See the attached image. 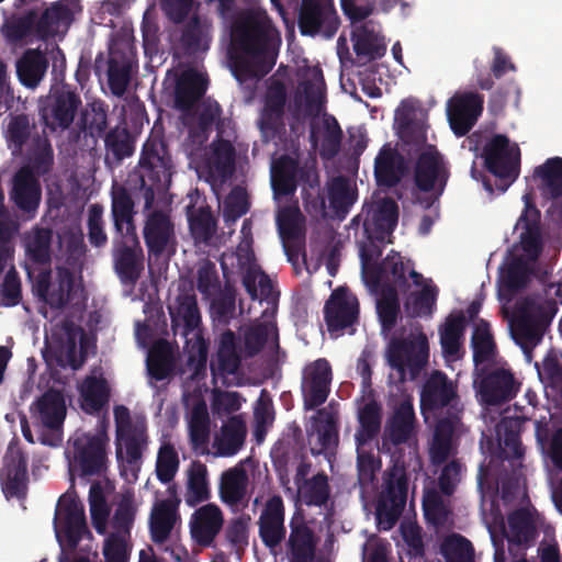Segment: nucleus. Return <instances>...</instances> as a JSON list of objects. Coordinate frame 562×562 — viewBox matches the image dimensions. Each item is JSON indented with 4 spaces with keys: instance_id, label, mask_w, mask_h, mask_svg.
Returning a JSON list of instances; mask_svg holds the SVG:
<instances>
[{
    "instance_id": "obj_1",
    "label": "nucleus",
    "mask_w": 562,
    "mask_h": 562,
    "mask_svg": "<svg viewBox=\"0 0 562 562\" xmlns=\"http://www.w3.org/2000/svg\"><path fill=\"white\" fill-rule=\"evenodd\" d=\"M522 200L525 207L514 228L519 243L513 246L505 265L499 268L498 297L509 335L520 348L525 361L530 363L533 350L542 342L558 307L548 293L527 295L518 299L513 307L508 305L513 293L529 281L543 246L540 212L531 203L529 194H524Z\"/></svg>"
},
{
    "instance_id": "obj_2",
    "label": "nucleus",
    "mask_w": 562,
    "mask_h": 562,
    "mask_svg": "<svg viewBox=\"0 0 562 562\" xmlns=\"http://www.w3.org/2000/svg\"><path fill=\"white\" fill-rule=\"evenodd\" d=\"M206 88L207 81L203 74L193 69L184 70L176 81L173 104L181 112L183 125L188 127L183 149L190 159L189 165L217 194L218 189L235 171L236 151L229 139L222 138L220 124L218 137L203 147L213 123L221 116V108L216 101L206 100L196 108Z\"/></svg>"
},
{
    "instance_id": "obj_3",
    "label": "nucleus",
    "mask_w": 562,
    "mask_h": 562,
    "mask_svg": "<svg viewBox=\"0 0 562 562\" xmlns=\"http://www.w3.org/2000/svg\"><path fill=\"white\" fill-rule=\"evenodd\" d=\"M171 159L164 142L150 137L143 146L134 178L138 182V198L144 201L142 214L143 237L149 256L159 257L176 250V224L171 216V201L167 191L171 182Z\"/></svg>"
},
{
    "instance_id": "obj_4",
    "label": "nucleus",
    "mask_w": 562,
    "mask_h": 562,
    "mask_svg": "<svg viewBox=\"0 0 562 562\" xmlns=\"http://www.w3.org/2000/svg\"><path fill=\"white\" fill-rule=\"evenodd\" d=\"M136 510L137 505L133 494H123L113 517V531L104 541L105 562H127V540ZM53 524L55 537L60 547L58 562H70L67 549H75L85 536L90 535L83 505L75 494L66 493L59 497ZM76 562L90 561L88 558H79Z\"/></svg>"
},
{
    "instance_id": "obj_5",
    "label": "nucleus",
    "mask_w": 562,
    "mask_h": 562,
    "mask_svg": "<svg viewBox=\"0 0 562 562\" xmlns=\"http://www.w3.org/2000/svg\"><path fill=\"white\" fill-rule=\"evenodd\" d=\"M231 29V69L240 82L259 79L274 66L280 36L267 12L259 8L238 12Z\"/></svg>"
},
{
    "instance_id": "obj_6",
    "label": "nucleus",
    "mask_w": 562,
    "mask_h": 562,
    "mask_svg": "<svg viewBox=\"0 0 562 562\" xmlns=\"http://www.w3.org/2000/svg\"><path fill=\"white\" fill-rule=\"evenodd\" d=\"M427 112L415 99L401 102L394 121L402 149L416 158L414 181L417 189L439 199L448 181V162L437 147L428 143Z\"/></svg>"
},
{
    "instance_id": "obj_7",
    "label": "nucleus",
    "mask_w": 562,
    "mask_h": 562,
    "mask_svg": "<svg viewBox=\"0 0 562 562\" xmlns=\"http://www.w3.org/2000/svg\"><path fill=\"white\" fill-rule=\"evenodd\" d=\"M375 250L362 249L361 277L364 285L375 296V305L383 330L394 326L400 313L398 292H406L404 257L391 250L381 262H372Z\"/></svg>"
},
{
    "instance_id": "obj_8",
    "label": "nucleus",
    "mask_w": 562,
    "mask_h": 562,
    "mask_svg": "<svg viewBox=\"0 0 562 562\" xmlns=\"http://www.w3.org/2000/svg\"><path fill=\"white\" fill-rule=\"evenodd\" d=\"M477 487L481 494L482 520L494 547V562H505L504 539L506 538L509 543H528L535 535L532 516L527 509L516 510L508 516V529H506L504 516L495 504L496 496L484 488L482 467L477 475Z\"/></svg>"
},
{
    "instance_id": "obj_9",
    "label": "nucleus",
    "mask_w": 562,
    "mask_h": 562,
    "mask_svg": "<svg viewBox=\"0 0 562 562\" xmlns=\"http://www.w3.org/2000/svg\"><path fill=\"white\" fill-rule=\"evenodd\" d=\"M251 228V220L245 218L240 229V241L236 250L224 252L220 262L227 282L235 276H240L243 285L251 300L261 301L270 297L272 284L270 278L256 261L252 250Z\"/></svg>"
},
{
    "instance_id": "obj_10",
    "label": "nucleus",
    "mask_w": 562,
    "mask_h": 562,
    "mask_svg": "<svg viewBox=\"0 0 562 562\" xmlns=\"http://www.w3.org/2000/svg\"><path fill=\"white\" fill-rule=\"evenodd\" d=\"M359 429L355 435L357 446V470L360 496L363 502L376 490L375 475L381 468L380 459L373 453L376 435L381 428V412L375 403H368L358 414Z\"/></svg>"
},
{
    "instance_id": "obj_11",
    "label": "nucleus",
    "mask_w": 562,
    "mask_h": 562,
    "mask_svg": "<svg viewBox=\"0 0 562 562\" xmlns=\"http://www.w3.org/2000/svg\"><path fill=\"white\" fill-rule=\"evenodd\" d=\"M469 148L481 150L487 170L497 179L496 187L504 193L518 178L520 170V149L518 145L502 134L483 135L474 133L468 138Z\"/></svg>"
},
{
    "instance_id": "obj_12",
    "label": "nucleus",
    "mask_w": 562,
    "mask_h": 562,
    "mask_svg": "<svg viewBox=\"0 0 562 562\" xmlns=\"http://www.w3.org/2000/svg\"><path fill=\"white\" fill-rule=\"evenodd\" d=\"M385 357L393 382L415 380L429 359L428 338L416 328L403 339H393L389 344Z\"/></svg>"
},
{
    "instance_id": "obj_13",
    "label": "nucleus",
    "mask_w": 562,
    "mask_h": 562,
    "mask_svg": "<svg viewBox=\"0 0 562 562\" xmlns=\"http://www.w3.org/2000/svg\"><path fill=\"white\" fill-rule=\"evenodd\" d=\"M106 435L77 430L68 439L65 456L69 472L80 475H99L108 468Z\"/></svg>"
},
{
    "instance_id": "obj_14",
    "label": "nucleus",
    "mask_w": 562,
    "mask_h": 562,
    "mask_svg": "<svg viewBox=\"0 0 562 562\" xmlns=\"http://www.w3.org/2000/svg\"><path fill=\"white\" fill-rule=\"evenodd\" d=\"M32 125L26 115H11L4 128V138L13 156L25 157L38 170L45 171L53 159V149L46 137L31 139Z\"/></svg>"
},
{
    "instance_id": "obj_15",
    "label": "nucleus",
    "mask_w": 562,
    "mask_h": 562,
    "mask_svg": "<svg viewBox=\"0 0 562 562\" xmlns=\"http://www.w3.org/2000/svg\"><path fill=\"white\" fill-rule=\"evenodd\" d=\"M398 209L396 202L391 198L376 200L364 221L363 229L366 239L359 243V256L362 262V249L375 250L372 262H380L382 255L381 245L391 243V236L397 225Z\"/></svg>"
},
{
    "instance_id": "obj_16",
    "label": "nucleus",
    "mask_w": 562,
    "mask_h": 562,
    "mask_svg": "<svg viewBox=\"0 0 562 562\" xmlns=\"http://www.w3.org/2000/svg\"><path fill=\"white\" fill-rule=\"evenodd\" d=\"M66 414V401L58 391H47L32 404L31 417L38 428V440L42 445L56 447L61 442Z\"/></svg>"
},
{
    "instance_id": "obj_17",
    "label": "nucleus",
    "mask_w": 562,
    "mask_h": 562,
    "mask_svg": "<svg viewBox=\"0 0 562 562\" xmlns=\"http://www.w3.org/2000/svg\"><path fill=\"white\" fill-rule=\"evenodd\" d=\"M33 289L38 297L56 308L79 305L85 299L81 280L65 268H57L55 273L40 272Z\"/></svg>"
},
{
    "instance_id": "obj_18",
    "label": "nucleus",
    "mask_w": 562,
    "mask_h": 562,
    "mask_svg": "<svg viewBox=\"0 0 562 562\" xmlns=\"http://www.w3.org/2000/svg\"><path fill=\"white\" fill-rule=\"evenodd\" d=\"M406 499V471L403 464L396 462L384 474L383 490L375 507V518L380 529L390 530L395 525Z\"/></svg>"
},
{
    "instance_id": "obj_19",
    "label": "nucleus",
    "mask_w": 562,
    "mask_h": 562,
    "mask_svg": "<svg viewBox=\"0 0 562 562\" xmlns=\"http://www.w3.org/2000/svg\"><path fill=\"white\" fill-rule=\"evenodd\" d=\"M422 414L426 423L438 409H447V417L461 419L463 406L460 402L457 384L438 370H434L425 380L420 391Z\"/></svg>"
},
{
    "instance_id": "obj_20",
    "label": "nucleus",
    "mask_w": 562,
    "mask_h": 562,
    "mask_svg": "<svg viewBox=\"0 0 562 562\" xmlns=\"http://www.w3.org/2000/svg\"><path fill=\"white\" fill-rule=\"evenodd\" d=\"M344 14L350 21V40L359 64H367L385 55L386 41L379 21L369 18H355L345 8Z\"/></svg>"
},
{
    "instance_id": "obj_21",
    "label": "nucleus",
    "mask_w": 562,
    "mask_h": 562,
    "mask_svg": "<svg viewBox=\"0 0 562 562\" xmlns=\"http://www.w3.org/2000/svg\"><path fill=\"white\" fill-rule=\"evenodd\" d=\"M49 61L53 71L65 67V55L56 45H47L45 52L40 48L26 49L16 60V75L21 85L29 89H35L45 78Z\"/></svg>"
},
{
    "instance_id": "obj_22",
    "label": "nucleus",
    "mask_w": 562,
    "mask_h": 562,
    "mask_svg": "<svg viewBox=\"0 0 562 562\" xmlns=\"http://www.w3.org/2000/svg\"><path fill=\"white\" fill-rule=\"evenodd\" d=\"M484 371L474 370V386L480 402L493 406L509 402L517 393L518 386L509 370L496 368Z\"/></svg>"
},
{
    "instance_id": "obj_23",
    "label": "nucleus",
    "mask_w": 562,
    "mask_h": 562,
    "mask_svg": "<svg viewBox=\"0 0 562 562\" xmlns=\"http://www.w3.org/2000/svg\"><path fill=\"white\" fill-rule=\"evenodd\" d=\"M116 459L121 474L127 480H136L143 452L148 446L146 426L142 422L135 427L116 435Z\"/></svg>"
},
{
    "instance_id": "obj_24",
    "label": "nucleus",
    "mask_w": 562,
    "mask_h": 562,
    "mask_svg": "<svg viewBox=\"0 0 562 562\" xmlns=\"http://www.w3.org/2000/svg\"><path fill=\"white\" fill-rule=\"evenodd\" d=\"M299 25L303 35L333 37L339 19L331 0H302Z\"/></svg>"
},
{
    "instance_id": "obj_25",
    "label": "nucleus",
    "mask_w": 562,
    "mask_h": 562,
    "mask_svg": "<svg viewBox=\"0 0 562 562\" xmlns=\"http://www.w3.org/2000/svg\"><path fill=\"white\" fill-rule=\"evenodd\" d=\"M250 462V458H246L221 474L218 496L233 512L244 509L248 505L250 481L246 467Z\"/></svg>"
},
{
    "instance_id": "obj_26",
    "label": "nucleus",
    "mask_w": 562,
    "mask_h": 562,
    "mask_svg": "<svg viewBox=\"0 0 562 562\" xmlns=\"http://www.w3.org/2000/svg\"><path fill=\"white\" fill-rule=\"evenodd\" d=\"M9 198L26 218L35 217L42 200V187L38 177L29 167H22L14 173Z\"/></svg>"
},
{
    "instance_id": "obj_27",
    "label": "nucleus",
    "mask_w": 562,
    "mask_h": 562,
    "mask_svg": "<svg viewBox=\"0 0 562 562\" xmlns=\"http://www.w3.org/2000/svg\"><path fill=\"white\" fill-rule=\"evenodd\" d=\"M295 104L300 112L314 116L325 111L326 87L322 69L307 67L301 74V82L295 93Z\"/></svg>"
},
{
    "instance_id": "obj_28",
    "label": "nucleus",
    "mask_w": 562,
    "mask_h": 562,
    "mask_svg": "<svg viewBox=\"0 0 562 562\" xmlns=\"http://www.w3.org/2000/svg\"><path fill=\"white\" fill-rule=\"evenodd\" d=\"M331 383V368L326 359L307 364L302 374V394L305 409H314L328 397Z\"/></svg>"
},
{
    "instance_id": "obj_29",
    "label": "nucleus",
    "mask_w": 562,
    "mask_h": 562,
    "mask_svg": "<svg viewBox=\"0 0 562 562\" xmlns=\"http://www.w3.org/2000/svg\"><path fill=\"white\" fill-rule=\"evenodd\" d=\"M81 0H58L47 8L36 24V34L41 40L64 36L74 18L81 11Z\"/></svg>"
},
{
    "instance_id": "obj_30",
    "label": "nucleus",
    "mask_w": 562,
    "mask_h": 562,
    "mask_svg": "<svg viewBox=\"0 0 562 562\" xmlns=\"http://www.w3.org/2000/svg\"><path fill=\"white\" fill-rule=\"evenodd\" d=\"M240 350L235 334L227 329L221 334L217 345L216 362L212 363L213 379L224 385H237L239 382Z\"/></svg>"
},
{
    "instance_id": "obj_31",
    "label": "nucleus",
    "mask_w": 562,
    "mask_h": 562,
    "mask_svg": "<svg viewBox=\"0 0 562 562\" xmlns=\"http://www.w3.org/2000/svg\"><path fill=\"white\" fill-rule=\"evenodd\" d=\"M246 437L247 423L245 416H232L213 434L207 454L213 458H232L243 449Z\"/></svg>"
},
{
    "instance_id": "obj_32",
    "label": "nucleus",
    "mask_w": 562,
    "mask_h": 562,
    "mask_svg": "<svg viewBox=\"0 0 562 562\" xmlns=\"http://www.w3.org/2000/svg\"><path fill=\"white\" fill-rule=\"evenodd\" d=\"M483 99L473 92L459 93L448 100L446 106L449 125L457 136L465 135L482 112Z\"/></svg>"
},
{
    "instance_id": "obj_33",
    "label": "nucleus",
    "mask_w": 562,
    "mask_h": 562,
    "mask_svg": "<svg viewBox=\"0 0 562 562\" xmlns=\"http://www.w3.org/2000/svg\"><path fill=\"white\" fill-rule=\"evenodd\" d=\"M224 526V515L218 505L207 503L198 507L190 516L191 539L201 547H211Z\"/></svg>"
},
{
    "instance_id": "obj_34",
    "label": "nucleus",
    "mask_w": 562,
    "mask_h": 562,
    "mask_svg": "<svg viewBox=\"0 0 562 562\" xmlns=\"http://www.w3.org/2000/svg\"><path fill=\"white\" fill-rule=\"evenodd\" d=\"M307 438L312 454H325L328 457L333 452L338 445V432L336 413L331 407L317 411L311 418Z\"/></svg>"
},
{
    "instance_id": "obj_35",
    "label": "nucleus",
    "mask_w": 562,
    "mask_h": 562,
    "mask_svg": "<svg viewBox=\"0 0 562 562\" xmlns=\"http://www.w3.org/2000/svg\"><path fill=\"white\" fill-rule=\"evenodd\" d=\"M178 503L173 499H157L150 510L148 527L150 539L156 546H162L177 533L180 525Z\"/></svg>"
},
{
    "instance_id": "obj_36",
    "label": "nucleus",
    "mask_w": 562,
    "mask_h": 562,
    "mask_svg": "<svg viewBox=\"0 0 562 562\" xmlns=\"http://www.w3.org/2000/svg\"><path fill=\"white\" fill-rule=\"evenodd\" d=\"M414 407L411 400H403L389 418L382 434L379 450L391 452L392 448L408 442L414 431Z\"/></svg>"
},
{
    "instance_id": "obj_37",
    "label": "nucleus",
    "mask_w": 562,
    "mask_h": 562,
    "mask_svg": "<svg viewBox=\"0 0 562 562\" xmlns=\"http://www.w3.org/2000/svg\"><path fill=\"white\" fill-rule=\"evenodd\" d=\"M325 319L328 330L338 335L342 329L351 326L358 318V300L344 288L335 290L325 304Z\"/></svg>"
},
{
    "instance_id": "obj_38",
    "label": "nucleus",
    "mask_w": 562,
    "mask_h": 562,
    "mask_svg": "<svg viewBox=\"0 0 562 562\" xmlns=\"http://www.w3.org/2000/svg\"><path fill=\"white\" fill-rule=\"evenodd\" d=\"M318 538L296 513L290 520V535L286 541L288 562H313L316 554Z\"/></svg>"
},
{
    "instance_id": "obj_39",
    "label": "nucleus",
    "mask_w": 562,
    "mask_h": 562,
    "mask_svg": "<svg viewBox=\"0 0 562 562\" xmlns=\"http://www.w3.org/2000/svg\"><path fill=\"white\" fill-rule=\"evenodd\" d=\"M0 484L7 499L23 498L26 491V461L20 449L10 445L0 470Z\"/></svg>"
},
{
    "instance_id": "obj_40",
    "label": "nucleus",
    "mask_w": 562,
    "mask_h": 562,
    "mask_svg": "<svg viewBox=\"0 0 562 562\" xmlns=\"http://www.w3.org/2000/svg\"><path fill=\"white\" fill-rule=\"evenodd\" d=\"M286 101V90L283 83L271 81L268 86L263 109L258 126L265 142L272 139L283 125L282 117Z\"/></svg>"
},
{
    "instance_id": "obj_41",
    "label": "nucleus",
    "mask_w": 562,
    "mask_h": 562,
    "mask_svg": "<svg viewBox=\"0 0 562 562\" xmlns=\"http://www.w3.org/2000/svg\"><path fill=\"white\" fill-rule=\"evenodd\" d=\"M405 278L412 280L416 291L412 292L406 305L414 316H430L436 307L438 289L431 279L418 273L409 259L404 258Z\"/></svg>"
},
{
    "instance_id": "obj_42",
    "label": "nucleus",
    "mask_w": 562,
    "mask_h": 562,
    "mask_svg": "<svg viewBox=\"0 0 562 562\" xmlns=\"http://www.w3.org/2000/svg\"><path fill=\"white\" fill-rule=\"evenodd\" d=\"M461 428L458 416L439 418L429 443V459L432 467H440L457 454L453 435Z\"/></svg>"
},
{
    "instance_id": "obj_43",
    "label": "nucleus",
    "mask_w": 562,
    "mask_h": 562,
    "mask_svg": "<svg viewBox=\"0 0 562 562\" xmlns=\"http://www.w3.org/2000/svg\"><path fill=\"white\" fill-rule=\"evenodd\" d=\"M150 327L146 324L136 323L135 338L137 345L146 349V369L151 379L161 381L166 379L171 369L170 356L165 342H157L151 348L150 344Z\"/></svg>"
},
{
    "instance_id": "obj_44",
    "label": "nucleus",
    "mask_w": 562,
    "mask_h": 562,
    "mask_svg": "<svg viewBox=\"0 0 562 562\" xmlns=\"http://www.w3.org/2000/svg\"><path fill=\"white\" fill-rule=\"evenodd\" d=\"M259 536L270 549L278 547L285 538L284 505L280 496L270 497L258 519Z\"/></svg>"
},
{
    "instance_id": "obj_45",
    "label": "nucleus",
    "mask_w": 562,
    "mask_h": 562,
    "mask_svg": "<svg viewBox=\"0 0 562 562\" xmlns=\"http://www.w3.org/2000/svg\"><path fill=\"white\" fill-rule=\"evenodd\" d=\"M80 103L79 97L71 91L56 92L50 104L42 110L45 126L53 132L68 128Z\"/></svg>"
},
{
    "instance_id": "obj_46",
    "label": "nucleus",
    "mask_w": 562,
    "mask_h": 562,
    "mask_svg": "<svg viewBox=\"0 0 562 562\" xmlns=\"http://www.w3.org/2000/svg\"><path fill=\"white\" fill-rule=\"evenodd\" d=\"M111 213L115 231L121 237L135 241L134 201L124 186L116 180L111 187Z\"/></svg>"
},
{
    "instance_id": "obj_47",
    "label": "nucleus",
    "mask_w": 562,
    "mask_h": 562,
    "mask_svg": "<svg viewBox=\"0 0 562 562\" xmlns=\"http://www.w3.org/2000/svg\"><path fill=\"white\" fill-rule=\"evenodd\" d=\"M122 238L123 240L117 243L114 249L115 269L122 283L133 286L143 270L142 250L136 237L134 243L131 238Z\"/></svg>"
},
{
    "instance_id": "obj_48",
    "label": "nucleus",
    "mask_w": 562,
    "mask_h": 562,
    "mask_svg": "<svg viewBox=\"0 0 562 562\" xmlns=\"http://www.w3.org/2000/svg\"><path fill=\"white\" fill-rule=\"evenodd\" d=\"M341 139L342 131L331 115L324 114L319 123L312 125L311 142L323 159H331L339 153Z\"/></svg>"
},
{
    "instance_id": "obj_49",
    "label": "nucleus",
    "mask_w": 562,
    "mask_h": 562,
    "mask_svg": "<svg viewBox=\"0 0 562 562\" xmlns=\"http://www.w3.org/2000/svg\"><path fill=\"white\" fill-rule=\"evenodd\" d=\"M79 403L87 414H98L110 400V386L101 373L94 371L79 385Z\"/></svg>"
},
{
    "instance_id": "obj_50",
    "label": "nucleus",
    "mask_w": 562,
    "mask_h": 562,
    "mask_svg": "<svg viewBox=\"0 0 562 562\" xmlns=\"http://www.w3.org/2000/svg\"><path fill=\"white\" fill-rule=\"evenodd\" d=\"M184 502L189 507L207 502L211 498V485L207 467L201 461H192L184 471Z\"/></svg>"
},
{
    "instance_id": "obj_51",
    "label": "nucleus",
    "mask_w": 562,
    "mask_h": 562,
    "mask_svg": "<svg viewBox=\"0 0 562 562\" xmlns=\"http://www.w3.org/2000/svg\"><path fill=\"white\" fill-rule=\"evenodd\" d=\"M465 318L462 314L450 315L439 328L442 356L448 364L460 360L463 356Z\"/></svg>"
},
{
    "instance_id": "obj_52",
    "label": "nucleus",
    "mask_w": 562,
    "mask_h": 562,
    "mask_svg": "<svg viewBox=\"0 0 562 562\" xmlns=\"http://www.w3.org/2000/svg\"><path fill=\"white\" fill-rule=\"evenodd\" d=\"M406 169L404 158L389 144L384 145L375 157L374 176L380 186H395Z\"/></svg>"
},
{
    "instance_id": "obj_53",
    "label": "nucleus",
    "mask_w": 562,
    "mask_h": 562,
    "mask_svg": "<svg viewBox=\"0 0 562 562\" xmlns=\"http://www.w3.org/2000/svg\"><path fill=\"white\" fill-rule=\"evenodd\" d=\"M245 351L248 356L258 353L262 348L276 350L279 347L278 329L272 316L265 312L262 321L250 326L244 334Z\"/></svg>"
},
{
    "instance_id": "obj_54",
    "label": "nucleus",
    "mask_w": 562,
    "mask_h": 562,
    "mask_svg": "<svg viewBox=\"0 0 562 562\" xmlns=\"http://www.w3.org/2000/svg\"><path fill=\"white\" fill-rule=\"evenodd\" d=\"M133 72V60L130 56L111 49L106 61V79L111 93L117 98L125 94Z\"/></svg>"
},
{
    "instance_id": "obj_55",
    "label": "nucleus",
    "mask_w": 562,
    "mask_h": 562,
    "mask_svg": "<svg viewBox=\"0 0 562 562\" xmlns=\"http://www.w3.org/2000/svg\"><path fill=\"white\" fill-rule=\"evenodd\" d=\"M296 162L289 156H281L271 162V187L277 201L281 196H289L294 193L296 189Z\"/></svg>"
},
{
    "instance_id": "obj_56",
    "label": "nucleus",
    "mask_w": 562,
    "mask_h": 562,
    "mask_svg": "<svg viewBox=\"0 0 562 562\" xmlns=\"http://www.w3.org/2000/svg\"><path fill=\"white\" fill-rule=\"evenodd\" d=\"M537 187L544 199L562 198V158H549L538 166L532 175Z\"/></svg>"
},
{
    "instance_id": "obj_57",
    "label": "nucleus",
    "mask_w": 562,
    "mask_h": 562,
    "mask_svg": "<svg viewBox=\"0 0 562 562\" xmlns=\"http://www.w3.org/2000/svg\"><path fill=\"white\" fill-rule=\"evenodd\" d=\"M471 345L475 371H484L495 357V345L488 323L482 319L475 323Z\"/></svg>"
},
{
    "instance_id": "obj_58",
    "label": "nucleus",
    "mask_w": 562,
    "mask_h": 562,
    "mask_svg": "<svg viewBox=\"0 0 562 562\" xmlns=\"http://www.w3.org/2000/svg\"><path fill=\"white\" fill-rule=\"evenodd\" d=\"M187 217L190 233L196 245H210L215 233V221L207 205H188Z\"/></svg>"
},
{
    "instance_id": "obj_59",
    "label": "nucleus",
    "mask_w": 562,
    "mask_h": 562,
    "mask_svg": "<svg viewBox=\"0 0 562 562\" xmlns=\"http://www.w3.org/2000/svg\"><path fill=\"white\" fill-rule=\"evenodd\" d=\"M168 310L175 327L183 325L186 330H193L201 322L196 299L193 293H180L168 305Z\"/></svg>"
},
{
    "instance_id": "obj_60",
    "label": "nucleus",
    "mask_w": 562,
    "mask_h": 562,
    "mask_svg": "<svg viewBox=\"0 0 562 562\" xmlns=\"http://www.w3.org/2000/svg\"><path fill=\"white\" fill-rule=\"evenodd\" d=\"M212 40V24L206 16L194 15L182 34V43L192 53L205 52Z\"/></svg>"
},
{
    "instance_id": "obj_61",
    "label": "nucleus",
    "mask_w": 562,
    "mask_h": 562,
    "mask_svg": "<svg viewBox=\"0 0 562 562\" xmlns=\"http://www.w3.org/2000/svg\"><path fill=\"white\" fill-rule=\"evenodd\" d=\"M499 447L506 459L519 460L524 456V448L519 439V422L513 418H503L495 427Z\"/></svg>"
},
{
    "instance_id": "obj_62",
    "label": "nucleus",
    "mask_w": 562,
    "mask_h": 562,
    "mask_svg": "<svg viewBox=\"0 0 562 562\" xmlns=\"http://www.w3.org/2000/svg\"><path fill=\"white\" fill-rule=\"evenodd\" d=\"M52 239V229L37 226L32 228L24 235V248L26 256L34 262H48L50 259Z\"/></svg>"
},
{
    "instance_id": "obj_63",
    "label": "nucleus",
    "mask_w": 562,
    "mask_h": 562,
    "mask_svg": "<svg viewBox=\"0 0 562 562\" xmlns=\"http://www.w3.org/2000/svg\"><path fill=\"white\" fill-rule=\"evenodd\" d=\"M180 467L178 450L169 440H162L157 451L155 473L158 481L168 484L173 481Z\"/></svg>"
},
{
    "instance_id": "obj_64",
    "label": "nucleus",
    "mask_w": 562,
    "mask_h": 562,
    "mask_svg": "<svg viewBox=\"0 0 562 562\" xmlns=\"http://www.w3.org/2000/svg\"><path fill=\"white\" fill-rule=\"evenodd\" d=\"M440 553L446 562H474L472 542L460 533L446 536L440 543Z\"/></svg>"
}]
</instances>
